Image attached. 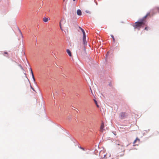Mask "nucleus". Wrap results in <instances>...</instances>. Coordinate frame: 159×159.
<instances>
[{"mask_svg": "<svg viewBox=\"0 0 159 159\" xmlns=\"http://www.w3.org/2000/svg\"><path fill=\"white\" fill-rule=\"evenodd\" d=\"M144 25L143 22L139 20V21L136 22L134 23L133 26L134 27V29H138L139 30L141 27H143V25Z\"/></svg>", "mask_w": 159, "mask_h": 159, "instance_id": "nucleus-1", "label": "nucleus"}, {"mask_svg": "<svg viewBox=\"0 0 159 159\" xmlns=\"http://www.w3.org/2000/svg\"><path fill=\"white\" fill-rule=\"evenodd\" d=\"M150 16L151 15L150 13H148L144 16L142 18L140 19L139 20H140L141 21L143 22V23L145 24L146 22L145 20L148 17Z\"/></svg>", "mask_w": 159, "mask_h": 159, "instance_id": "nucleus-2", "label": "nucleus"}, {"mask_svg": "<svg viewBox=\"0 0 159 159\" xmlns=\"http://www.w3.org/2000/svg\"><path fill=\"white\" fill-rule=\"evenodd\" d=\"M116 145H118V146H120V148L119 147V148H120L121 150L122 151H121L123 152H124L125 151V150L124 146L123 145V144L121 143L120 144H116Z\"/></svg>", "mask_w": 159, "mask_h": 159, "instance_id": "nucleus-3", "label": "nucleus"}, {"mask_svg": "<svg viewBox=\"0 0 159 159\" xmlns=\"http://www.w3.org/2000/svg\"><path fill=\"white\" fill-rule=\"evenodd\" d=\"M61 22L62 23H63V24H65L66 22V21L64 18H63V19H61L59 25H60V28L61 29V30H62V27H61Z\"/></svg>", "mask_w": 159, "mask_h": 159, "instance_id": "nucleus-4", "label": "nucleus"}, {"mask_svg": "<svg viewBox=\"0 0 159 159\" xmlns=\"http://www.w3.org/2000/svg\"><path fill=\"white\" fill-rule=\"evenodd\" d=\"M104 125L103 122L102 123L100 126V131L102 133H103L104 130Z\"/></svg>", "mask_w": 159, "mask_h": 159, "instance_id": "nucleus-5", "label": "nucleus"}, {"mask_svg": "<svg viewBox=\"0 0 159 159\" xmlns=\"http://www.w3.org/2000/svg\"><path fill=\"white\" fill-rule=\"evenodd\" d=\"M120 116L121 119H123L126 117V115L125 113L121 112L120 114Z\"/></svg>", "mask_w": 159, "mask_h": 159, "instance_id": "nucleus-6", "label": "nucleus"}, {"mask_svg": "<svg viewBox=\"0 0 159 159\" xmlns=\"http://www.w3.org/2000/svg\"><path fill=\"white\" fill-rule=\"evenodd\" d=\"M79 28L82 31V32L83 34V36L85 37L86 36V34H85V32L84 30L82 28L80 27L79 26Z\"/></svg>", "mask_w": 159, "mask_h": 159, "instance_id": "nucleus-7", "label": "nucleus"}, {"mask_svg": "<svg viewBox=\"0 0 159 159\" xmlns=\"http://www.w3.org/2000/svg\"><path fill=\"white\" fill-rule=\"evenodd\" d=\"M77 13L78 15L81 16L82 15V12L80 10L78 9L77 10Z\"/></svg>", "mask_w": 159, "mask_h": 159, "instance_id": "nucleus-8", "label": "nucleus"}, {"mask_svg": "<svg viewBox=\"0 0 159 159\" xmlns=\"http://www.w3.org/2000/svg\"><path fill=\"white\" fill-rule=\"evenodd\" d=\"M83 42L84 45H86L87 42L86 41V36L83 37Z\"/></svg>", "mask_w": 159, "mask_h": 159, "instance_id": "nucleus-9", "label": "nucleus"}, {"mask_svg": "<svg viewBox=\"0 0 159 159\" xmlns=\"http://www.w3.org/2000/svg\"><path fill=\"white\" fill-rule=\"evenodd\" d=\"M66 52L68 54L69 56L71 57L72 56L71 52L69 49H67Z\"/></svg>", "mask_w": 159, "mask_h": 159, "instance_id": "nucleus-10", "label": "nucleus"}, {"mask_svg": "<svg viewBox=\"0 0 159 159\" xmlns=\"http://www.w3.org/2000/svg\"><path fill=\"white\" fill-rule=\"evenodd\" d=\"M30 71H31V74H32V77L33 80L35 82V79L34 76V75L32 70L31 68H30Z\"/></svg>", "mask_w": 159, "mask_h": 159, "instance_id": "nucleus-11", "label": "nucleus"}, {"mask_svg": "<svg viewBox=\"0 0 159 159\" xmlns=\"http://www.w3.org/2000/svg\"><path fill=\"white\" fill-rule=\"evenodd\" d=\"M43 21L45 22H47L48 20V18L44 17L43 19Z\"/></svg>", "mask_w": 159, "mask_h": 159, "instance_id": "nucleus-12", "label": "nucleus"}, {"mask_svg": "<svg viewBox=\"0 0 159 159\" xmlns=\"http://www.w3.org/2000/svg\"><path fill=\"white\" fill-rule=\"evenodd\" d=\"M139 139L138 138H137L134 141V142H133V143L134 144H135L136 142V141H138L139 142Z\"/></svg>", "mask_w": 159, "mask_h": 159, "instance_id": "nucleus-13", "label": "nucleus"}, {"mask_svg": "<svg viewBox=\"0 0 159 159\" xmlns=\"http://www.w3.org/2000/svg\"><path fill=\"white\" fill-rule=\"evenodd\" d=\"M111 36L112 38L113 42H115V39L114 36L112 35H111Z\"/></svg>", "mask_w": 159, "mask_h": 159, "instance_id": "nucleus-14", "label": "nucleus"}, {"mask_svg": "<svg viewBox=\"0 0 159 159\" xmlns=\"http://www.w3.org/2000/svg\"><path fill=\"white\" fill-rule=\"evenodd\" d=\"M86 12L87 13H91V12L89 11V10H86Z\"/></svg>", "mask_w": 159, "mask_h": 159, "instance_id": "nucleus-15", "label": "nucleus"}, {"mask_svg": "<svg viewBox=\"0 0 159 159\" xmlns=\"http://www.w3.org/2000/svg\"><path fill=\"white\" fill-rule=\"evenodd\" d=\"M94 101L95 102V104H96L97 106L98 107H99L98 105H97V101L95 100H94Z\"/></svg>", "mask_w": 159, "mask_h": 159, "instance_id": "nucleus-16", "label": "nucleus"}, {"mask_svg": "<svg viewBox=\"0 0 159 159\" xmlns=\"http://www.w3.org/2000/svg\"><path fill=\"white\" fill-rule=\"evenodd\" d=\"M144 30H148V27H145V28L144 29Z\"/></svg>", "mask_w": 159, "mask_h": 159, "instance_id": "nucleus-17", "label": "nucleus"}, {"mask_svg": "<svg viewBox=\"0 0 159 159\" xmlns=\"http://www.w3.org/2000/svg\"><path fill=\"white\" fill-rule=\"evenodd\" d=\"M109 86H112V83L111 82H110L109 84Z\"/></svg>", "mask_w": 159, "mask_h": 159, "instance_id": "nucleus-18", "label": "nucleus"}, {"mask_svg": "<svg viewBox=\"0 0 159 159\" xmlns=\"http://www.w3.org/2000/svg\"><path fill=\"white\" fill-rule=\"evenodd\" d=\"M20 32L21 35H22V33H21V31L20 30Z\"/></svg>", "mask_w": 159, "mask_h": 159, "instance_id": "nucleus-19", "label": "nucleus"}, {"mask_svg": "<svg viewBox=\"0 0 159 159\" xmlns=\"http://www.w3.org/2000/svg\"><path fill=\"white\" fill-rule=\"evenodd\" d=\"M4 53H5V54H8V53H7V52H5Z\"/></svg>", "mask_w": 159, "mask_h": 159, "instance_id": "nucleus-20", "label": "nucleus"}, {"mask_svg": "<svg viewBox=\"0 0 159 159\" xmlns=\"http://www.w3.org/2000/svg\"><path fill=\"white\" fill-rule=\"evenodd\" d=\"M32 89H33V90H34V89H33L32 88Z\"/></svg>", "mask_w": 159, "mask_h": 159, "instance_id": "nucleus-21", "label": "nucleus"}, {"mask_svg": "<svg viewBox=\"0 0 159 159\" xmlns=\"http://www.w3.org/2000/svg\"><path fill=\"white\" fill-rule=\"evenodd\" d=\"M75 0H73V1H75Z\"/></svg>", "mask_w": 159, "mask_h": 159, "instance_id": "nucleus-22", "label": "nucleus"}]
</instances>
